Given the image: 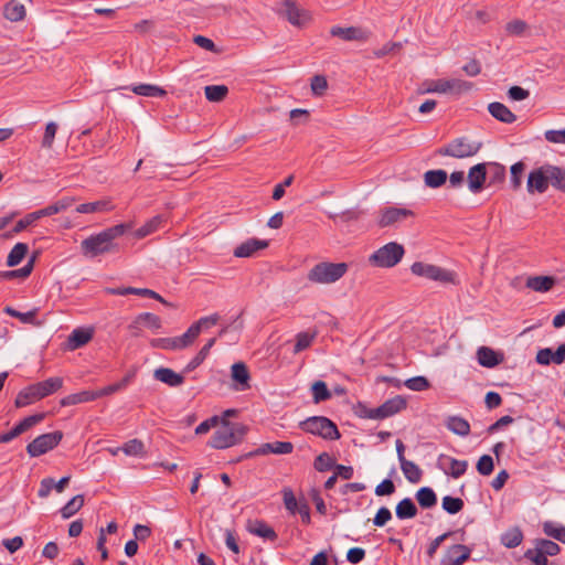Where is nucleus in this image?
Returning a JSON list of instances; mask_svg holds the SVG:
<instances>
[{
	"label": "nucleus",
	"instance_id": "nucleus-3",
	"mask_svg": "<svg viewBox=\"0 0 565 565\" xmlns=\"http://www.w3.org/2000/svg\"><path fill=\"white\" fill-rule=\"evenodd\" d=\"M216 430L210 441V446L215 449H225L238 444L247 431L243 424L231 423L226 418H220Z\"/></svg>",
	"mask_w": 565,
	"mask_h": 565
},
{
	"label": "nucleus",
	"instance_id": "nucleus-32",
	"mask_svg": "<svg viewBox=\"0 0 565 565\" xmlns=\"http://www.w3.org/2000/svg\"><path fill=\"white\" fill-rule=\"evenodd\" d=\"M446 427L459 436H468L470 433L469 423L459 416H449L446 420Z\"/></svg>",
	"mask_w": 565,
	"mask_h": 565
},
{
	"label": "nucleus",
	"instance_id": "nucleus-24",
	"mask_svg": "<svg viewBox=\"0 0 565 565\" xmlns=\"http://www.w3.org/2000/svg\"><path fill=\"white\" fill-rule=\"evenodd\" d=\"M556 284V278L553 276H533L526 279L525 286L537 292H546L551 290Z\"/></svg>",
	"mask_w": 565,
	"mask_h": 565
},
{
	"label": "nucleus",
	"instance_id": "nucleus-18",
	"mask_svg": "<svg viewBox=\"0 0 565 565\" xmlns=\"http://www.w3.org/2000/svg\"><path fill=\"white\" fill-rule=\"evenodd\" d=\"M284 7L285 9L279 13L286 17L292 25L300 26L308 19L307 12L299 9L294 0H285Z\"/></svg>",
	"mask_w": 565,
	"mask_h": 565
},
{
	"label": "nucleus",
	"instance_id": "nucleus-27",
	"mask_svg": "<svg viewBox=\"0 0 565 565\" xmlns=\"http://www.w3.org/2000/svg\"><path fill=\"white\" fill-rule=\"evenodd\" d=\"M156 380L168 384L169 386H179L183 383V376L168 367L157 369L153 373Z\"/></svg>",
	"mask_w": 565,
	"mask_h": 565
},
{
	"label": "nucleus",
	"instance_id": "nucleus-6",
	"mask_svg": "<svg viewBox=\"0 0 565 565\" xmlns=\"http://www.w3.org/2000/svg\"><path fill=\"white\" fill-rule=\"evenodd\" d=\"M405 254L403 245L396 242H390L376 249L369 257L371 265L381 268H391L397 265Z\"/></svg>",
	"mask_w": 565,
	"mask_h": 565
},
{
	"label": "nucleus",
	"instance_id": "nucleus-58",
	"mask_svg": "<svg viewBox=\"0 0 565 565\" xmlns=\"http://www.w3.org/2000/svg\"><path fill=\"white\" fill-rule=\"evenodd\" d=\"M328 88L327 78L323 75H315L311 79V90L313 95L321 96Z\"/></svg>",
	"mask_w": 565,
	"mask_h": 565
},
{
	"label": "nucleus",
	"instance_id": "nucleus-53",
	"mask_svg": "<svg viewBox=\"0 0 565 565\" xmlns=\"http://www.w3.org/2000/svg\"><path fill=\"white\" fill-rule=\"evenodd\" d=\"M544 533L562 543H565V527L556 526L552 522H545L543 525Z\"/></svg>",
	"mask_w": 565,
	"mask_h": 565
},
{
	"label": "nucleus",
	"instance_id": "nucleus-21",
	"mask_svg": "<svg viewBox=\"0 0 565 565\" xmlns=\"http://www.w3.org/2000/svg\"><path fill=\"white\" fill-rule=\"evenodd\" d=\"M294 449V446L291 443L288 441H275V443H267L263 444L259 448H257L254 452L248 454V456L257 455H268V454H275V455H286L290 454Z\"/></svg>",
	"mask_w": 565,
	"mask_h": 565
},
{
	"label": "nucleus",
	"instance_id": "nucleus-31",
	"mask_svg": "<svg viewBox=\"0 0 565 565\" xmlns=\"http://www.w3.org/2000/svg\"><path fill=\"white\" fill-rule=\"evenodd\" d=\"M131 90L139 96L146 97H164L167 90L162 87L153 84H138L131 86Z\"/></svg>",
	"mask_w": 565,
	"mask_h": 565
},
{
	"label": "nucleus",
	"instance_id": "nucleus-43",
	"mask_svg": "<svg viewBox=\"0 0 565 565\" xmlns=\"http://www.w3.org/2000/svg\"><path fill=\"white\" fill-rule=\"evenodd\" d=\"M162 221H163V217L161 215L153 216L146 224L140 226L138 230H136L135 236L137 238H143V237L152 234L153 232H156L159 228Z\"/></svg>",
	"mask_w": 565,
	"mask_h": 565
},
{
	"label": "nucleus",
	"instance_id": "nucleus-42",
	"mask_svg": "<svg viewBox=\"0 0 565 565\" xmlns=\"http://www.w3.org/2000/svg\"><path fill=\"white\" fill-rule=\"evenodd\" d=\"M417 514V508L414 502L406 498L396 505V515L398 519H412Z\"/></svg>",
	"mask_w": 565,
	"mask_h": 565
},
{
	"label": "nucleus",
	"instance_id": "nucleus-60",
	"mask_svg": "<svg viewBox=\"0 0 565 565\" xmlns=\"http://www.w3.org/2000/svg\"><path fill=\"white\" fill-rule=\"evenodd\" d=\"M468 462L466 460L450 459L449 473L454 478H459L466 472Z\"/></svg>",
	"mask_w": 565,
	"mask_h": 565
},
{
	"label": "nucleus",
	"instance_id": "nucleus-33",
	"mask_svg": "<svg viewBox=\"0 0 565 565\" xmlns=\"http://www.w3.org/2000/svg\"><path fill=\"white\" fill-rule=\"evenodd\" d=\"M4 18L12 22H18L24 19L25 8L22 3L11 0L4 6Z\"/></svg>",
	"mask_w": 565,
	"mask_h": 565
},
{
	"label": "nucleus",
	"instance_id": "nucleus-37",
	"mask_svg": "<svg viewBox=\"0 0 565 565\" xmlns=\"http://www.w3.org/2000/svg\"><path fill=\"white\" fill-rule=\"evenodd\" d=\"M205 98L212 103L222 102L228 94L226 85H207L204 87Z\"/></svg>",
	"mask_w": 565,
	"mask_h": 565
},
{
	"label": "nucleus",
	"instance_id": "nucleus-16",
	"mask_svg": "<svg viewBox=\"0 0 565 565\" xmlns=\"http://www.w3.org/2000/svg\"><path fill=\"white\" fill-rule=\"evenodd\" d=\"M231 377L233 381V387L236 391H246L250 387L249 372L243 362H237L231 367Z\"/></svg>",
	"mask_w": 565,
	"mask_h": 565
},
{
	"label": "nucleus",
	"instance_id": "nucleus-9",
	"mask_svg": "<svg viewBox=\"0 0 565 565\" xmlns=\"http://www.w3.org/2000/svg\"><path fill=\"white\" fill-rule=\"evenodd\" d=\"M63 433L60 430L38 436L26 446L30 457H39L54 449L62 440Z\"/></svg>",
	"mask_w": 565,
	"mask_h": 565
},
{
	"label": "nucleus",
	"instance_id": "nucleus-49",
	"mask_svg": "<svg viewBox=\"0 0 565 565\" xmlns=\"http://www.w3.org/2000/svg\"><path fill=\"white\" fill-rule=\"evenodd\" d=\"M44 418H45L44 413L34 414V415L25 417L14 428L18 431V434L21 435L24 431L32 428L33 426H35L36 424L41 423Z\"/></svg>",
	"mask_w": 565,
	"mask_h": 565
},
{
	"label": "nucleus",
	"instance_id": "nucleus-63",
	"mask_svg": "<svg viewBox=\"0 0 565 565\" xmlns=\"http://www.w3.org/2000/svg\"><path fill=\"white\" fill-rule=\"evenodd\" d=\"M524 556L532 561L534 565H547L546 555L536 547L534 550L526 551Z\"/></svg>",
	"mask_w": 565,
	"mask_h": 565
},
{
	"label": "nucleus",
	"instance_id": "nucleus-30",
	"mask_svg": "<svg viewBox=\"0 0 565 565\" xmlns=\"http://www.w3.org/2000/svg\"><path fill=\"white\" fill-rule=\"evenodd\" d=\"M477 355L478 362L486 367H493L501 363L502 361V356H500L497 352L487 347H481L478 350Z\"/></svg>",
	"mask_w": 565,
	"mask_h": 565
},
{
	"label": "nucleus",
	"instance_id": "nucleus-2",
	"mask_svg": "<svg viewBox=\"0 0 565 565\" xmlns=\"http://www.w3.org/2000/svg\"><path fill=\"white\" fill-rule=\"evenodd\" d=\"M63 383L64 381L62 377L54 376L42 382L31 384L18 393L14 405L18 408H21L41 401L61 390L63 387Z\"/></svg>",
	"mask_w": 565,
	"mask_h": 565
},
{
	"label": "nucleus",
	"instance_id": "nucleus-59",
	"mask_svg": "<svg viewBox=\"0 0 565 565\" xmlns=\"http://www.w3.org/2000/svg\"><path fill=\"white\" fill-rule=\"evenodd\" d=\"M536 548L544 553L546 556H554L559 552V546L552 541L541 540L536 543Z\"/></svg>",
	"mask_w": 565,
	"mask_h": 565
},
{
	"label": "nucleus",
	"instance_id": "nucleus-26",
	"mask_svg": "<svg viewBox=\"0 0 565 565\" xmlns=\"http://www.w3.org/2000/svg\"><path fill=\"white\" fill-rule=\"evenodd\" d=\"M74 202H75L74 198L64 196V198L57 200L55 203L47 205L44 209L38 210L36 212L41 218L45 217V216H51V215H54V214H57L60 212L67 210L68 207H71L73 205Z\"/></svg>",
	"mask_w": 565,
	"mask_h": 565
},
{
	"label": "nucleus",
	"instance_id": "nucleus-54",
	"mask_svg": "<svg viewBox=\"0 0 565 565\" xmlns=\"http://www.w3.org/2000/svg\"><path fill=\"white\" fill-rule=\"evenodd\" d=\"M3 313L11 316L12 318H35L40 313L39 307H33L25 311H20L11 306H6L3 308Z\"/></svg>",
	"mask_w": 565,
	"mask_h": 565
},
{
	"label": "nucleus",
	"instance_id": "nucleus-28",
	"mask_svg": "<svg viewBox=\"0 0 565 565\" xmlns=\"http://www.w3.org/2000/svg\"><path fill=\"white\" fill-rule=\"evenodd\" d=\"M448 174L443 169L428 170L424 173L425 185L431 189H437L444 185L447 181Z\"/></svg>",
	"mask_w": 565,
	"mask_h": 565
},
{
	"label": "nucleus",
	"instance_id": "nucleus-11",
	"mask_svg": "<svg viewBox=\"0 0 565 565\" xmlns=\"http://www.w3.org/2000/svg\"><path fill=\"white\" fill-rule=\"evenodd\" d=\"M411 270L416 276L436 281L449 282L452 280V274L450 271L431 264L415 262L411 266Z\"/></svg>",
	"mask_w": 565,
	"mask_h": 565
},
{
	"label": "nucleus",
	"instance_id": "nucleus-1",
	"mask_svg": "<svg viewBox=\"0 0 565 565\" xmlns=\"http://www.w3.org/2000/svg\"><path fill=\"white\" fill-rule=\"evenodd\" d=\"M131 228L129 223H120L92 234L81 242V253L87 258H95L105 254L118 253L120 249L116 239Z\"/></svg>",
	"mask_w": 565,
	"mask_h": 565
},
{
	"label": "nucleus",
	"instance_id": "nucleus-51",
	"mask_svg": "<svg viewBox=\"0 0 565 565\" xmlns=\"http://www.w3.org/2000/svg\"><path fill=\"white\" fill-rule=\"evenodd\" d=\"M525 171V163L522 161L515 162L510 169L511 186L518 190L522 184V175Z\"/></svg>",
	"mask_w": 565,
	"mask_h": 565
},
{
	"label": "nucleus",
	"instance_id": "nucleus-39",
	"mask_svg": "<svg viewBox=\"0 0 565 565\" xmlns=\"http://www.w3.org/2000/svg\"><path fill=\"white\" fill-rule=\"evenodd\" d=\"M473 84L463 79L452 78L446 79V93L454 95H461L468 93Z\"/></svg>",
	"mask_w": 565,
	"mask_h": 565
},
{
	"label": "nucleus",
	"instance_id": "nucleus-12",
	"mask_svg": "<svg viewBox=\"0 0 565 565\" xmlns=\"http://www.w3.org/2000/svg\"><path fill=\"white\" fill-rule=\"evenodd\" d=\"M105 292L108 295H117V296H127V295H138L141 297H149L156 300H159L164 307L174 309L175 306L171 302L164 300L158 292L148 289V288H135V287H107L105 288Z\"/></svg>",
	"mask_w": 565,
	"mask_h": 565
},
{
	"label": "nucleus",
	"instance_id": "nucleus-7",
	"mask_svg": "<svg viewBox=\"0 0 565 565\" xmlns=\"http://www.w3.org/2000/svg\"><path fill=\"white\" fill-rule=\"evenodd\" d=\"M300 427L310 434L318 435L324 439L335 440L340 433L333 422L323 416L310 417L300 423Z\"/></svg>",
	"mask_w": 565,
	"mask_h": 565
},
{
	"label": "nucleus",
	"instance_id": "nucleus-57",
	"mask_svg": "<svg viewBox=\"0 0 565 565\" xmlns=\"http://www.w3.org/2000/svg\"><path fill=\"white\" fill-rule=\"evenodd\" d=\"M405 385L412 391L420 392V391H425L429 387V382L424 376H415V377L408 379L405 382Z\"/></svg>",
	"mask_w": 565,
	"mask_h": 565
},
{
	"label": "nucleus",
	"instance_id": "nucleus-4",
	"mask_svg": "<svg viewBox=\"0 0 565 565\" xmlns=\"http://www.w3.org/2000/svg\"><path fill=\"white\" fill-rule=\"evenodd\" d=\"M482 148V142L472 140L467 136L455 138L444 147L436 150L437 156L465 159L476 156Z\"/></svg>",
	"mask_w": 565,
	"mask_h": 565
},
{
	"label": "nucleus",
	"instance_id": "nucleus-23",
	"mask_svg": "<svg viewBox=\"0 0 565 565\" xmlns=\"http://www.w3.org/2000/svg\"><path fill=\"white\" fill-rule=\"evenodd\" d=\"M488 111L493 118L504 124H512L516 120V116L500 102L490 103Z\"/></svg>",
	"mask_w": 565,
	"mask_h": 565
},
{
	"label": "nucleus",
	"instance_id": "nucleus-5",
	"mask_svg": "<svg viewBox=\"0 0 565 565\" xmlns=\"http://www.w3.org/2000/svg\"><path fill=\"white\" fill-rule=\"evenodd\" d=\"M347 271V263L321 262L309 270L307 278L311 282L327 285L338 281Z\"/></svg>",
	"mask_w": 565,
	"mask_h": 565
},
{
	"label": "nucleus",
	"instance_id": "nucleus-45",
	"mask_svg": "<svg viewBox=\"0 0 565 565\" xmlns=\"http://www.w3.org/2000/svg\"><path fill=\"white\" fill-rule=\"evenodd\" d=\"M312 397L316 404L327 401L331 397V392L328 390L323 381H316L311 385Z\"/></svg>",
	"mask_w": 565,
	"mask_h": 565
},
{
	"label": "nucleus",
	"instance_id": "nucleus-41",
	"mask_svg": "<svg viewBox=\"0 0 565 565\" xmlns=\"http://www.w3.org/2000/svg\"><path fill=\"white\" fill-rule=\"evenodd\" d=\"M418 94L439 93L446 94V79L425 81L417 90Z\"/></svg>",
	"mask_w": 565,
	"mask_h": 565
},
{
	"label": "nucleus",
	"instance_id": "nucleus-38",
	"mask_svg": "<svg viewBox=\"0 0 565 565\" xmlns=\"http://www.w3.org/2000/svg\"><path fill=\"white\" fill-rule=\"evenodd\" d=\"M84 507V495L77 494L73 497L62 509L61 515L63 519H70Z\"/></svg>",
	"mask_w": 565,
	"mask_h": 565
},
{
	"label": "nucleus",
	"instance_id": "nucleus-34",
	"mask_svg": "<svg viewBox=\"0 0 565 565\" xmlns=\"http://www.w3.org/2000/svg\"><path fill=\"white\" fill-rule=\"evenodd\" d=\"M399 463H401V469H402L405 478L411 483H417L420 481L423 471L415 462L405 459V460H402Z\"/></svg>",
	"mask_w": 565,
	"mask_h": 565
},
{
	"label": "nucleus",
	"instance_id": "nucleus-13",
	"mask_svg": "<svg viewBox=\"0 0 565 565\" xmlns=\"http://www.w3.org/2000/svg\"><path fill=\"white\" fill-rule=\"evenodd\" d=\"M405 407L406 401L402 396H395L381 406L371 409L367 416L373 419H382L395 415Z\"/></svg>",
	"mask_w": 565,
	"mask_h": 565
},
{
	"label": "nucleus",
	"instance_id": "nucleus-46",
	"mask_svg": "<svg viewBox=\"0 0 565 565\" xmlns=\"http://www.w3.org/2000/svg\"><path fill=\"white\" fill-rule=\"evenodd\" d=\"M40 215L38 214V212H32V213H29L26 214L23 218L19 220L14 227L12 228L11 232L7 233L4 236L6 237H10L12 236V234H17V233H20L22 232L23 230H25L28 226H30L31 224H33L35 221L40 220Z\"/></svg>",
	"mask_w": 565,
	"mask_h": 565
},
{
	"label": "nucleus",
	"instance_id": "nucleus-15",
	"mask_svg": "<svg viewBox=\"0 0 565 565\" xmlns=\"http://www.w3.org/2000/svg\"><path fill=\"white\" fill-rule=\"evenodd\" d=\"M94 333L95 328L92 326L74 329L67 338V349L73 351L87 344L93 339Z\"/></svg>",
	"mask_w": 565,
	"mask_h": 565
},
{
	"label": "nucleus",
	"instance_id": "nucleus-20",
	"mask_svg": "<svg viewBox=\"0 0 565 565\" xmlns=\"http://www.w3.org/2000/svg\"><path fill=\"white\" fill-rule=\"evenodd\" d=\"M268 246V241L259 239V238H249L242 244H239L234 249V256L238 258L250 257L255 252L259 249H264Z\"/></svg>",
	"mask_w": 565,
	"mask_h": 565
},
{
	"label": "nucleus",
	"instance_id": "nucleus-29",
	"mask_svg": "<svg viewBox=\"0 0 565 565\" xmlns=\"http://www.w3.org/2000/svg\"><path fill=\"white\" fill-rule=\"evenodd\" d=\"M330 34L332 36L340 38L344 41H353V40H362L363 39L362 30L360 28H355V26H349V28L332 26L330 30Z\"/></svg>",
	"mask_w": 565,
	"mask_h": 565
},
{
	"label": "nucleus",
	"instance_id": "nucleus-19",
	"mask_svg": "<svg viewBox=\"0 0 565 565\" xmlns=\"http://www.w3.org/2000/svg\"><path fill=\"white\" fill-rule=\"evenodd\" d=\"M470 556V548L466 545L456 544L448 548L443 558L444 565H461Z\"/></svg>",
	"mask_w": 565,
	"mask_h": 565
},
{
	"label": "nucleus",
	"instance_id": "nucleus-48",
	"mask_svg": "<svg viewBox=\"0 0 565 565\" xmlns=\"http://www.w3.org/2000/svg\"><path fill=\"white\" fill-rule=\"evenodd\" d=\"M550 180L553 188L565 192V169L552 166Z\"/></svg>",
	"mask_w": 565,
	"mask_h": 565
},
{
	"label": "nucleus",
	"instance_id": "nucleus-35",
	"mask_svg": "<svg viewBox=\"0 0 565 565\" xmlns=\"http://www.w3.org/2000/svg\"><path fill=\"white\" fill-rule=\"evenodd\" d=\"M29 252V246L25 243H17L7 257V266L14 267L19 265Z\"/></svg>",
	"mask_w": 565,
	"mask_h": 565
},
{
	"label": "nucleus",
	"instance_id": "nucleus-47",
	"mask_svg": "<svg viewBox=\"0 0 565 565\" xmlns=\"http://www.w3.org/2000/svg\"><path fill=\"white\" fill-rule=\"evenodd\" d=\"M121 451H124L127 456H145V445L140 439H130L121 447Z\"/></svg>",
	"mask_w": 565,
	"mask_h": 565
},
{
	"label": "nucleus",
	"instance_id": "nucleus-61",
	"mask_svg": "<svg viewBox=\"0 0 565 565\" xmlns=\"http://www.w3.org/2000/svg\"><path fill=\"white\" fill-rule=\"evenodd\" d=\"M334 465V460L327 454H320L315 460V468L318 471H326Z\"/></svg>",
	"mask_w": 565,
	"mask_h": 565
},
{
	"label": "nucleus",
	"instance_id": "nucleus-10",
	"mask_svg": "<svg viewBox=\"0 0 565 565\" xmlns=\"http://www.w3.org/2000/svg\"><path fill=\"white\" fill-rule=\"evenodd\" d=\"M551 169L552 164H544L529 173L526 190L530 194L535 192L544 193L548 189L551 184Z\"/></svg>",
	"mask_w": 565,
	"mask_h": 565
},
{
	"label": "nucleus",
	"instance_id": "nucleus-62",
	"mask_svg": "<svg viewBox=\"0 0 565 565\" xmlns=\"http://www.w3.org/2000/svg\"><path fill=\"white\" fill-rule=\"evenodd\" d=\"M530 96V92L521 86L514 85L508 89V97L511 100L521 102Z\"/></svg>",
	"mask_w": 565,
	"mask_h": 565
},
{
	"label": "nucleus",
	"instance_id": "nucleus-55",
	"mask_svg": "<svg viewBox=\"0 0 565 565\" xmlns=\"http://www.w3.org/2000/svg\"><path fill=\"white\" fill-rule=\"evenodd\" d=\"M57 131V125L54 121H50L45 126L44 136L42 139V147L50 149L53 146L54 138Z\"/></svg>",
	"mask_w": 565,
	"mask_h": 565
},
{
	"label": "nucleus",
	"instance_id": "nucleus-8",
	"mask_svg": "<svg viewBox=\"0 0 565 565\" xmlns=\"http://www.w3.org/2000/svg\"><path fill=\"white\" fill-rule=\"evenodd\" d=\"M207 320H199L198 322L193 323L185 333H183L180 337L169 338V339H162L158 341V344H160L164 349H172V350H179L190 347L195 339L199 337L201 331L207 327Z\"/></svg>",
	"mask_w": 565,
	"mask_h": 565
},
{
	"label": "nucleus",
	"instance_id": "nucleus-17",
	"mask_svg": "<svg viewBox=\"0 0 565 565\" xmlns=\"http://www.w3.org/2000/svg\"><path fill=\"white\" fill-rule=\"evenodd\" d=\"M413 211L404 207H386L383 210L381 218L379 220V225L381 227H386L393 225L396 222L405 220L409 216H413Z\"/></svg>",
	"mask_w": 565,
	"mask_h": 565
},
{
	"label": "nucleus",
	"instance_id": "nucleus-25",
	"mask_svg": "<svg viewBox=\"0 0 565 565\" xmlns=\"http://www.w3.org/2000/svg\"><path fill=\"white\" fill-rule=\"evenodd\" d=\"M246 530L253 535H257L270 541H274L277 537L275 531L264 521L249 520L246 524Z\"/></svg>",
	"mask_w": 565,
	"mask_h": 565
},
{
	"label": "nucleus",
	"instance_id": "nucleus-36",
	"mask_svg": "<svg viewBox=\"0 0 565 565\" xmlns=\"http://www.w3.org/2000/svg\"><path fill=\"white\" fill-rule=\"evenodd\" d=\"M113 206L109 201L100 200L96 202H88L79 204L76 207L77 213L88 214V213H96V212H104L111 210Z\"/></svg>",
	"mask_w": 565,
	"mask_h": 565
},
{
	"label": "nucleus",
	"instance_id": "nucleus-22",
	"mask_svg": "<svg viewBox=\"0 0 565 565\" xmlns=\"http://www.w3.org/2000/svg\"><path fill=\"white\" fill-rule=\"evenodd\" d=\"M39 255H40L39 250L33 253V255L29 258L26 264L19 269L0 271V278L7 279V280H11V279H15V278H21V279L28 278L34 268V264H35Z\"/></svg>",
	"mask_w": 565,
	"mask_h": 565
},
{
	"label": "nucleus",
	"instance_id": "nucleus-44",
	"mask_svg": "<svg viewBox=\"0 0 565 565\" xmlns=\"http://www.w3.org/2000/svg\"><path fill=\"white\" fill-rule=\"evenodd\" d=\"M522 540L523 534L519 527H512L501 536L502 544L509 548L520 545Z\"/></svg>",
	"mask_w": 565,
	"mask_h": 565
},
{
	"label": "nucleus",
	"instance_id": "nucleus-52",
	"mask_svg": "<svg viewBox=\"0 0 565 565\" xmlns=\"http://www.w3.org/2000/svg\"><path fill=\"white\" fill-rule=\"evenodd\" d=\"M463 508V501L460 498L454 497H444L443 498V509L450 514H456L460 512Z\"/></svg>",
	"mask_w": 565,
	"mask_h": 565
},
{
	"label": "nucleus",
	"instance_id": "nucleus-50",
	"mask_svg": "<svg viewBox=\"0 0 565 565\" xmlns=\"http://www.w3.org/2000/svg\"><path fill=\"white\" fill-rule=\"evenodd\" d=\"M316 335H317V330H308L306 332H300L297 335L294 352L298 353V352L307 349L311 344V342Z\"/></svg>",
	"mask_w": 565,
	"mask_h": 565
},
{
	"label": "nucleus",
	"instance_id": "nucleus-56",
	"mask_svg": "<svg viewBox=\"0 0 565 565\" xmlns=\"http://www.w3.org/2000/svg\"><path fill=\"white\" fill-rule=\"evenodd\" d=\"M493 459L489 455H483L477 462V470L482 476H489L493 471Z\"/></svg>",
	"mask_w": 565,
	"mask_h": 565
},
{
	"label": "nucleus",
	"instance_id": "nucleus-40",
	"mask_svg": "<svg viewBox=\"0 0 565 565\" xmlns=\"http://www.w3.org/2000/svg\"><path fill=\"white\" fill-rule=\"evenodd\" d=\"M416 500L424 509H429L437 503V497L435 492L428 487L420 488L416 492Z\"/></svg>",
	"mask_w": 565,
	"mask_h": 565
},
{
	"label": "nucleus",
	"instance_id": "nucleus-14",
	"mask_svg": "<svg viewBox=\"0 0 565 565\" xmlns=\"http://www.w3.org/2000/svg\"><path fill=\"white\" fill-rule=\"evenodd\" d=\"M487 180V164L486 163H478L473 167H471L468 171V188L469 190L477 194L481 192V190L484 186V182Z\"/></svg>",
	"mask_w": 565,
	"mask_h": 565
},
{
	"label": "nucleus",
	"instance_id": "nucleus-64",
	"mask_svg": "<svg viewBox=\"0 0 565 565\" xmlns=\"http://www.w3.org/2000/svg\"><path fill=\"white\" fill-rule=\"evenodd\" d=\"M545 139L552 143H565V128L561 130H546Z\"/></svg>",
	"mask_w": 565,
	"mask_h": 565
}]
</instances>
